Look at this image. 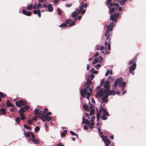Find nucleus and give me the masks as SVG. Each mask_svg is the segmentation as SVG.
I'll return each instance as SVG.
<instances>
[{
	"instance_id": "9",
	"label": "nucleus",
	"mask_w": 146,
	"mask_h": 146,
	"mask_svg": "<svg viewBox=\"0 0 146 146\" xmlns=\"http://www.w3.org/2000/svg\"><path fill=\"white\" fill-rule=\"evenodd\" d=\"M103 96L102 98V104L104 103H106L108 100V94H105V95H103L102 96Z\"/></svg>"
},
{
	"instance_id": "23",
	"label": "nucleus",
	"mask_w": 146,
	"mask_h": 146,
	"mask_svg": "<svg viewBox=\"0 0 146 146\" xmlns=\"http://www.w3.org/2000/svg\"><path fill=\"white\" fill-rule=\"evenodd\" d=\"M99 60L98 58H95L92 62V64H94L97 63L99 62Z\"/></svg>"
},
{
	"instance_id": "40",
	"label": "nucleus",
	"mask_w": 146,
	"mask_h": 146,
	"mask_svg": "<svg viewBox=\"0 0 146 146\" xmlns=\"http://www.w3.org/2000/svg\"><path fill=\"white\" fill-rule=\"evenodd\" d=\"M72 20L70 19H68L66 20L65 22L67 24H69L71 21Z\"/></svg>"
},
{
	"instance_id": "56",
	"label": "nucleus",
	"mask_w": 146,
	"mask_h": 146,
	"mask_svg": "<svg viewBox=\"0 0 146 146\" xmlns=\"http://www.w3.org/2000/svg\"><path fill=\"white\" fill-rule=\"evenodd\" d=\"M88 125V127H89L90 129H92L93 128L94 125H90V123Z\"/></svg>"
},
{
	"instance_id": "27",
	"label": "nucleus",
	"mask_w": 146,
	"mask_h": 146,
	"mask_svg": "<svg viewBox=\"0 0 146 146\" xmlns=\"http://www.w3.org/2000/svg\"><path fill=\"white\" fill-rule=\"evenodd\" d=\"M101 65L100 64H98L95 66V68H96V70H98L100 67Z\"/></svg>"
},
{
	"instance_id": "36",
	"label": "nucleus",
	"mask_w": 146,
	"mask_h": 146,
	"mask_svg": "<svg viewBox=\"0 0 146 146\" xmlns=\"http://www.w3.org/2000/svg\"><path fill=\"white\" fill-rule=\"evenodd\" d=\"M117 7L116 8V10H118L119 11H122V8L121 7Z\"/></svg>"
},
{
	"instance_id": "42",
	"label": "nucleus",
	"mask_w": 146,
	"mask_h": 146,
	"mask_svg": "<svg viewBox=\"0 0 146 146\" xmlns=\"http://www.w3.org/2000/svg\"><path fill=\"white\" fill-rule=\"evenodd\" d=\"M40 130V128L38 126H36L35 127V132H37L39 131Z\"/></svg>"
},
{
	"instance_id": "41",
	"label": "nucleus",
	"mask_w": 146,
	"mask_h": 146,
	"mask_svg": "<svg viewBox=\"0 0 146 146\" xmlns=\"http://www.w3.org/2000/svg\"><path fill=\"white\" fill-rule=\"evenodd\" d=\"M21 118L22 120H24L25 119V117L23 114H21Z\"/></svg>"
},
{
	"instance_id": "51",
	"label": "nucleus",
	"mask_w": 146,
	"mask_h": 146,
	"mask_svg": "<svg viewBox=\"0 0 146 146\" xmlns=\"http://www.w3.org/2000/svg\"><path fill=\"white\" fill-rule=\"evenodd\" d=\"M40 7H41V5L40 3H38L37 6L36 7V9H38Z\"/></svg>"
},
{
	"instance_id": "7",
	"label": "nucleus",
	"mask_w": 146,
	"mask_h": 146,
	"mask_svg": "<svg viewBox=\"0 0 146 146\" xmlns=\"http://www.w3.org/2000/svg\"><path fill=\"white\" fill-rule=\"evenodd\" d=\"M136 66V64L134 63H133L132 65L129 67V73L130 74L132 73V75H134V73H133V71L135 70Z\"/></svg>"
},
{
	"instance_id": "34",
	"label": "nucleus",
	"mask_w": 146,
	"mask_h": 146,
	"mask_svg": "<svg viewBox=\"0 0 146 146\" xmlns=\"http://www.w3.org/2000/svg\"><path fill=\"white\" fill-rule=\"evenodd\" d=\"M20 119L19 117H16L15 119V121L18 124H19V121H20Z\"/></svg>"
},
{
	"instance_id": "49",
	"label": "nucleus",
	"mask_w": 146,
	"mask_h": 146,
	"mask_svg": "<svg viewBox=\"0 0 146 146\" xmlns=\"http://www.w3.org/2000/svg\"><path fill=\"white\" fill-rule=\"evenodd\" d=\"M76 11L77 13H78V14H79V13L81 12V10H80V8L79 9H78V8H77V9H76Z\"/></svg>"
},
{
	"instance_id": "39",
	"label": "nucleus",
	"mask_w": 146,
	"mask_h": 146,
	"mask_svg": "<svg viewBox=\"0 0 146 146\" xmlns=\"http://www.w3.org/2000/svg\"><path fill=\"white\" fill-rule=\"evenodd\" d=\"M1 97H3V98H5L3 94L2 93L0 92V102L1 100Z\"/></svg>"
},
{
	"instance_id": "18",
	"label": "nucleus",
	"mask_w": 146,
	"mask_h": 146,
	"mask_svg": "<svg viewBox=\"0 0 146 146\" xmlns=\"http://www.w3.org/2000/svg\"><path fill=\"white\" fill-rule=\"evenodd\" d=\"M101 114V112L100 111H99L97 112L96 117L97 119V121H99V119L100 118V116Z\"/></svg>"
},
{
	"instance_id": "48",
	"label": "nucleus",
	"mask_w": 146,
	"mask_h": 146,
	"mask_svg": "<svg viewBox=\"0 0 146 146\" xmlns=\"http://www.w3.org/2000/svg\"><path fill=\"white\" fill-rule=\"evenodd\" d=\"M38 12V10H34L33 11V13L34 14H37Z\"/></svg>"
},
{
	"instance_id": "43",
	"label": "nucleus",
	"mask_w": 146,
	"mask_h": 146,
	"mask_svg": "<svg viewBox=\"0 0 146 146\" xmlns=\"http://www.w3.org/2000/svg\"><path fill=\"white\" fill-rule=\"evenodd\" d=\"M24 127L26 128L28 130H30L31 129L30 127L29 126H28L27 125H25V124H24Z\"/></svg>"
},
{
	"instance_id": "47",
	"label": "nucleus",
	"mask_w": 146,
	"mask_h": 146,
	"mask_svg": "<svg viewBox=\"0 0 146 146\" xmlns=\"http://www.w3.org/2000/svg\"><path fill=\"white\" fill-rule=\"evenodd\" d=\"M24 108L25 109H26V110H27L29 109V107L28 105H27L24 106Z\"/></svg>"
},
{
	"instance_id": "6",
	"label": "nucleus",
	"mask_w": 146,
	"mask_h": 146,
	"mask_svg": "<svg viewBox=\"0 0 146 146\" xmlns=\"http://www.w3.org/2000/svg\"><path fill=\"white\" fill-rule=\"evenodd\" d=\"M15 104L18 107H19L21 106H24L27 104L26 102L23 100H20L19 101H17Z\"/></svg>"
},
{
	"instance_id": "25",
	"label": "nucleus",
	"mask_w": 146,
	"mask_h": 146,
	"mask_svg": "<svg viewBox=\"0 0 146 146\" xmlns=\"http://www.w3.org/2000/svg\"><path fill=\"white\" fill-rule=\"evenodd\" d=\"M103 114L105 115H107L108 116H109V114L108 111H106V109H103Z\"/></svg>"
},
{
	"instance_id": "32",
	"label": "nucleus",
	"mask_w": 146,
	"mask_h": 146,
	"mask_svg": "<svg viewBox=\"0 0 146 146\" xmlns=\"http://www.w3.org/2000/svg\"><path fill=\"white\" fill-rule=\"evenodd\" d=\"M20 113H24L25 112V110L24 108H21L19 110Z\"/></svg>"
},
{
	"instance_id": "21",
	"label": "nucleus",
	"mask_w": 146,
	"mask_h": 146,
	"mask_svg": "<svg viewBox=\"0 0 146 146\" xmlns=\"http://www.w3.org/2000/svg\"><path fill=\"white\" fill-rule=\"evenodd\" d=\"M126 84V82H123L121 84V87L122 88L121 89L122 91L124 90V88L125 87Z\"/></svg>"
},
{
	"instance_id": "13",
	"label": "nucleus",
	"mask_w": 146,
	"mask_h": 146,
	"mask_svg": "<svg viewBox=\"0 0 146 146\" xmlns=\"http://www.w3.org/2000/svg\"><path fill=\"white\" fill-rule=\"evenodd\" d=\"M22 13L24 15H26L27 16H30L31 14V12L29 11H26L25 10L23 9L22 10Z\"/></svg>"
},
{
	"instance_id": "17",
	"label": "nucleus",
	"mask_w": 146,
	"mask_h": 146,
	"mask_svg": "<svg viewBox=\"0 0 146 146\" xmlns=\"http://www.w3.org/2000/svg\"><path fill=\"white\" fill-rule=\"evenodd\" d=\"M78 15V13H77L76 11H75L72 13L71 16L74 18H75Z\"/></svg>"
},
{
	"instance_id": "2",
	"label": "nucleus",
	"mask_w": 146,
	"mask_h": 146,
	"mask_svg": "<svg viewBox=\"0 0 146 146\" xmlns=\"http://www.w3.org/2000/svg\"><path fill=\"white\" fill-rule=\"evenodd\" d=\"M110 87L109 82L108 80H106L104 84V90H100L98 91L96 95V96L97 98L100 97H100H102L103 95H105V94L108 92L110 90Z\"/></svg>"
},
{
	"instance_id": "28",
	"label": "nucleus",
	"mask_w": 146,
	"mask_h": 146,
	"mask_svg": "<svg viewBox=\"0 0 146 146\" xmlns=\"http://www.w3.org/2000/svg\"><path fill=\"white\" fill-rule=\"evenodd\" d=\"M94 77V75L93 74H91L90 76V80L89 79V81L91 82V80L93 79V78Z\"/></svg>"
},
{
	"instance_id": "24",
	"label": "nucleus",
	"mask_w": 146,
	"mask_h": 146,
	"mask_svg": "<svg viewBox=\"0 0 146 146\" xmlns=\"http://www.w3.org/2000/svg\"><path fill=\"white\" fill-rule=\"evenodd\" d=\"M91 72L92 73V74H97L98 73V72L95 70V69L92 68L91 69Z\"/></svg>"
},
{
	"instance_id": "31",
	"label": "nucleus",
	"mask_w": 146,
	"mask_h": 146,
	"mask_svg": "<svg viewBox=\"0 0 146 146\" xmlns=\"http://www.w3.org/2000/svg\"><path fill=\"white\" fill-rule=\"evenodd\" d=\"M95 113V111L94 109H91L90 110V115L91 116L92 115H93Z\"/></svg>"
},
{
	"instance_id": "3",
	"label": "nucleus",
	"mask_w": 146,
	"mask_h": 146,
	"mask_svg": "<svg viewBox=\"0 0 146 146\" xmlns=\"http://www.w3.org/2000/svg\"><path fill=\"white\" fill-rule=\"evenodd\" d=\"M112 0H108L106 2L107 6L109 8V13L111 14L115 12V7H118V3H111Z\"/></svg>"
},
{
	"instance_id": "63",
	"label": "nucleus",
	"mask_w": 146,
	"mask_h": 146,
	"mask_svg": "<svg viewBox=\"0 0 146 146\" xmlns=\"http://www.w3.org/2000/svg\"><path fill=\"white\" fill-rule=\"evenodd\" d=\"M85 11H85V10H84V9L81 12V14L82 15L84 14L85 13Z\"/></svg>"
},
{
	"instance_id": "10",
	"label": "nucleus",
	"mask_w": 146,
	"mask_h": 146,
	"mask_svg": "<svg viewBox=\"0 0 146 146\" xmlns=\"http://www.w3.org/2000/svg\"><path fill=\"white\" fill-rule=\"evenodd\" d=\"M116 80L118 83V86L119 87H121V84L123 81V78H117Z\"/></svg>"
},
{
	"instance_id": "12",
	"label": "nucleus",
	"mask_w": 146,
	"mask_h": 146,
	"mask_svg": "<svg viewBox=\"0 0 146 146\" xmlns=\"http://www.w3.org/2000/svg\"><path fill=\"white\" fill-rule=\"evenodd\" d=\"M47 8H48V10L49 11L51 12L53 10V8L52 5L51 4H49L47 6Z\"/></svg>"
},
{
	"instance_id": "15",
	"label": "nucleus",
	"mask_w": 146,
	"mask_h": 146,
	"mask_svg": "<svg viewBox=\"0 0 146 146\" xmlns=\"http://www.w3.org/2000/svg\"><path fill=\"white\" fill-rule=\"evenodd\" d=\"M35 115H40L41 113V111L38 109H36L35 110Z\"/></svg>"
},
{
	"instance_id": "53",
	"label": "nucleus",
	"mask_w": 146,
	"mask_h": 146,
	"mask_svg": "<svg viewBox=\"0 0 146 146\" xmlns=\"http://www.w3.org/2000/svg\"><path fill=\"white\" fill-rule=\"evenodd\" d=\"M44 111H43L42 112L41 111V114H40V115L38 117L40 118H42V117L41 115H42L44 114Z\"/></svg>"
},
{
	"instance_id": "14",
	"label": "nucleus",
	"mask_w": 146,
	"mask_h": 146,
	"mask_svg": "<svg viewBox=\"0 0 146 146\" xmlns=\"http://www.w3.org/2000/svg\"><path fill=\"white\" fill-rule=\"evenodd\" d=\"M105 94H108L109 96V95H115V93L114 90L110 91V90L108 93L105 94Z\"/></svg>"
},
{
	"instance_id": "11",
	"label": "nucleus",
	"mask_w": 146,
	"mask_h": 146,
	"mask_svg": "<svg viewBox=\"0 0 146 146\" xmlns=\"http://www.w3.org/2000/svg\"><path fill=\"white\" fill-rule=\"evenodd\" d=\"M89 77H88L87 79V82L85 83L84 84V86H86V89L89 88L90 86V83H91L89 81Z\"/></svg>"
},
{
	"instance_id": "54",
	"label": "nucleus",
	"mask_w": 146,
	"mask_h": 146,
	"mask_svg": "<svg viewBox=\"0 0 146 146\" xmlns=\"http://www.w3.org/2000/svg\"><path fill=\"white\" fill-rule=\"evenodd\" d=\"M70 133L72 135H76V133L72 131H70Z\"/></svg>"
},
{
	"instance_id": "61",
	"label": "nucleus",
	"mask_w": 146,
	"mask_h": 146,
	"mask_svg": "<svg viewBox=\"0 0 146 146\" xmlns=\"http://www.w3.org/2000/svg\"><path fill=\"white\" fill-rule=\"evenodd\" d=\"M109 71H110V70H108L106 72V73L105 74V76H107L109 74Z\"/></svg>"
},
{
	"instance_id": "62",
	"label": "nucleus",
	"mask_w": 146,
	"mask_h": 146,
	"mask_svg": "<svg viewBox=\"0 0 146 146\" xmlns=\"http://www.w3.org/2000/svg\"><path fill=\"white\" fill-rule=\"evenodd\" d=\"M57 146H65L64 145H62L61 143H58Z\"/></svg>"
},
{
	"instance_id": "29",
	"label": "nucleus",
	"mask_w": 146,
	"mask_h": 146,
	"mask_svg": "<svg viewBox=\"0 0 146 146\" xmlns=\"http://www.w3.org/2000/svg\"><path fill=\"white\" fill-rule=\"evenodd\" d=\"M101 119L103 120H106L107 119V117L105 115L103 114L101 117Z\"/></svg>"
},
{
	"instance_id": "19",
	"label": "nucleus",
	"mask_w": 146,
	"mask_h": 146,
	"mask_svg": "<svg viewBox=\"0 0 146 146\" xmlns=\"http://www.w3.org/2000/svg\"><path fill=\"white\" fill-rule=\"evenodd\" d=\"M6 110L5 108H1L0 110V113L1 114L4 115L6 112Z\"/></svg>"
},
{
	"instance_id": "8",
	"label": "nucleus",
	"mask_w": 146,
	"mask_h": 146,
	"mask_svg": "<svg viewBox=\"0 0 146 146\" xmlns=\"http://www.w3.org/2000/svg\"><path fill=\"white\" fill-rule=\"evenodd\" d=\"M103 141L105 144L106 146H109L110 143V141L108 139L107 136H106L103 139Z\"/></svg>"
},
{
	"instance_id": "44",
	"label": "nucleus",
	"mask_w": 146,
	"mask_h": 146,
	"mask_svg": "<svg viewBox=\"0 0 146 146\" xmlns=\"http://www.w3.org/2000/svg\"><path fill=\"white\" fill-rule=\"evenodd\" d=\"M127 0H121L120 1V3L122 5H124L125 2L127 1Z\"/></svg>"
},
{
	"instance_id": "26",
	"label": "nucleus",
	"mask_w": 146,
	"mask_h": 146,
	"mask_svg": "<svg viewBox=\"0 0 146 146\" xmlns=\"http://www.w3.org/2000/svg\"><path fill=\"white\" fill-rule=\"evenodd\" d=\"M7 105L8 107H12L13 106V104L11 103L8 100V102L7 103Z\"/></svg>"
},
{
	"instance_id": "45",
	"label": "nucleus",
	"mask_w": 146,
	"mask_h": 146,
	"mask_svg": "<svg viewBox=\"0 0 146 146\" xmlns=\"http://www.w3.org/2000/svg\"><path fill=\"white\" fill-rule=\"evenodd\" d=\"M60 0H54L53 1V3L54 5H56L58 3V1Z\"/></svg>"
},
{
	"instance_id": "55",
	"label": "nucleus",
	"mask_w": 146,
	"mask_h": 146,
	"mask_svg": "<svg viewBox=\"0 0 146 146\" xmlns=\"http://www.w3.org/2000/svg\"><path fill=\"white\" fill-rule=\"evenodd\" d=\"M41 7L42 8H46L47 7V5H46L45 4H44L43 5H41Z\"/></svg>"
},
{
	"instance_id": "52",
	"label": "nucleus",
	"mask_w": 146,
	"mask_h": 146,
	"mask_svg": "<svg viewBox=\"0 0 146 146\" xmlns=\"http://www.w3.org/2000/svg\"><path fill=\"white\" fill-rule=\"evenodd\" d=\"M80 10H82L83 9V7H84V5L83 4H82L81 5H80Z\"/></svg>"
},
{
	"instance_id": "1",
	"label": "nucleus",
	"mask_w": 146,
	"mask_h": 146,
	"mask_svg": "<svg viewBox=\"0 0 146 146\" xmlns=\"http://www.w3.org/2000/svg\"><path fill=\"white\" fill-rule=\"evenodd\" d=\"M119 16V14L117 13L111 14L110 15V24L108 26L106 31L105 33V36L106 37V40L105 42V47H104V46H102L100 48V50H103L104 48L106 49L107 48V46L108 50H110V35L111 32L112 30L113 27L115 25V24Z\"/></svg>"
},
{
	"instance_id": "33",
	"label": "nucleus",
	"mask_w": 146,
	"mask_h": 146,
	"mask_svg": "<svg viewBox=\"0 0 146 146\" xmlns=\"http://www.w3.org/2000/svg\"><path fill=\"white\" fill-rule=\"evenodd\" d=\"M32 7V4H31L27 7V9L28 10H30Z\"/></svg>"
},
{
	"instance_id": "5",
	"label": "nucleus",
	"mask_w": 146,
	"mask_h": 146,
	"mask_svg": "<svg viewBox=\"0 0 146 146\" xmlns=\"http://www.w3.org/2000/svg\"><path fill=\"white\" fill-rule=\"evenodd\" d=\"M91 93V92H87V90L86 87H85L84 89H81L80 90L81 95L83 98L85 97V95L86 94L87 96H90Z\"/></svg>"
},
{
	"instance_id": "37",
	"label": "nucleus",
	"mask_w": 146,
	"mask_h": 146,
	"mask_svg": "<svg viewBox=\"0 0 146 146\" xmlns=\"http://www.w3.org/2000/svg\"><path fill=\"white\" fill-rule=\"evenodd\" d=\"M75 22L74 21H72V22L69 25V26L70 27L72 26H74L75 25Z\"/></svg>"
},
{
	"instance_id": "30",
	"label": "nucleus",
	"mask_w": 146,
	"mask_h": 146,
	"mask_svg": "<svg viewBox=\"0 0 146 146\" xmlns=\"http://www.w3.org/2000/svg\"><path fill=\"white\" fill-rule=\"evenodd\" d=\"M57 12H58V14L61 15L62 14V11L60 8H58L57 9Z\"/></svg>"
},
{
	"instance_id": "16",
	"label": "nucleus",
	"mask_w": 146,
	"mask_h": 146,
	"mask_svg": "<svg viewBox=\"0 0 146 146\" xmlns=\"http://www.w3.org/2000/svg\"><path fill=\"white\" fill-rule=\"evenodd\" d=\"M83 107L84 109L86 111L89 110V107L86 104H84L83 105Z\"/></svg>"
},
{
	"instance_id": "38",
	"label": "nucleus",
	"mask_w": 146,
	"mask_h": 146,
	"mask_svg": "<svg viewBox=\"0 0 146 146\" xmlns=\"http://www.w3.org/2000/svg\"><path fill=\"white\" fill-rule=\"evenodd\" d=\"M66 26L67 27V26L66 25V24L65 23H63L62 24H61V25L60 26V27H65Z\"/></svg>"
},
{
	"instance_id": "58",
	"label": "nucleus",
	"mask_w": 146,
	"mask_h": 146,
	"mask_svg": "<svg viewBox=\"0 0 146 146\" xmlns=\"http://www.w3.org/2000/svg\"><path fill=\"white\" fill-rule=\"evenodd\" d=\"M95 119V116H93L92 117L90 121H94Z\"/></svg>"
},
{
	"instance_id": "60",
	"label": "nucleus",
	"mask_w": 146,
	"mask_h": 146,
	"mask_svg": "<svg viewBox=\"0 0 146 146\" xmlns=\"http://www.w3.org/2000/svg\"><path fill=\"white\" fill-rule=\"evenodd\" d=\"M32 121L31 120H29L27 121L29 125L31 124Z\"/></svg>"
},
{
	"instance_id": "22",
	"label": "nucleus",
	"mask_w": 146,
	"mask_h": 146,
	"mask_svg": "<svg viewBox=\"0 0 146 146\" xmlns=\"http://www.w3.org/2000/svg\"><path fill=\"white\" fill-rule=\"evenodd\" d=\"M67 131L66 130H65L64 131L62 132L61 133V136L62 137H64L65 135L67 133Z\"/></svg>"
},
{
	"instance_id": "35",
	"label": "nucleus",
	"mask_w": 146,
	"mask_h": 146,
	"mask_svg": "<svg viewBox=\"0 0 146 146\" xmlns=\"http://www.w3.org/2000/svg\"><path fill=\"white\" fill-rule=\"evenodd\" d=\"M90 122L87 119H86L85 121H84V124L85 123L87 125H88L90 123Z\"/></svg>"
},
{
	"instance_id": "50",
	"label": "nucleus",
	"mask_w": 146,
	"mask_h": 146,
	"mask_svg": "<svg viewBox=\"0 0 146 146\" xmlns=\"http://www.w3.org/2000/svg\"><path fill=\"white\" fill-rule=\"evenodd\" d=\"M117 83L116 80H115L114 81V84L113 86L114 87H116L117 86Z\"/></svg>"
},
{
	"instance_id": "20",
	"label": "nucleus",
	"mask_w": 146,
	"mask_h": 146,
	"mask_svg": "<svg viewBox=\"0 0 146 146\" xmlns=\"http://www.w3.org/2000/svg\"><path fill=\"white\" fill-rule=\"evenodd\" d=\"M44 117L48 121H50L52 119V117L50 116H48L46 115H44Z\"/></svg>"
},
{
	"instance_id": "57",
	"label": "nucleus",
	"mask_w": 146,
	"mask_h": 146,
	"mask_svg": "<svg viewBox=\"0 0 146 146\" xmlns=\"http://www.w3.org/2000/svg\"><path fill=\"white\" fill-rule=\"evenodd\" d=\"M38 11L39 12H38L37 14L38 15V16L39 17H40L41 16V13H40V11L39 9H38Z\"/></svg>"
},
{
	"instance_id": "64",
	"label": "nucleus",
	"mask_w": 146,
	"mask_h": 146,
	"mask_svg": "<svg viewBox=\"0 0 146 146\" xmlns=\"http://www.w3.org/2000/svg\"><path fill=\"white\" fill-rule=\"evenodd\" d=\"M134 59H132L129 62V65L131 64L133 62Z\"/></svg>"
},
{
	"instance_id": "4",
	"label": "nucleus",
	"mask_w": 146,
	"mask_h": 146,
	"mask_svg": "<svg viewBox=\"0 0 146 146\" xmlns=\"http://www.w3.org/2000/svg\"><path fill=\"white\" fill-rule=\"evenodd\" d=\"M24 133V135L26 137L29 138V140L33 141L36 144H38L40 143V140L37 138L34 139L35 137V135L31 132H28L26 133Z\"/></svg>"
},
{
	"instance_id": "46",
	"label": "nucleus",
	"mask_w": 146,
	"mask_h": 146,
	"mask_svg": "<svg viewBox=\"0 0 146 146\" xmlns=\"http://www.w3.org/2000/svg\"><path fill=\"white\" fill-rule=\"evenodd\" d=\"M98 131L101 134H103V132L102 131H101L100 127H98Z\"/></svg>"
},
{
	"instance_id": "59",
	"label": "nucleus",
	"mask_w": 146,
	"mask_h": 146,
	"mask_svg": "<svg viewBox=\"0 0 146 146\" xmlns=\"http://www.w3.org/2000/svg\"><path fill=\"white\" fill-rule=\"evenodd\" d=\"M72 6V5L71 4H68L66 5V7H70Z\"/></svg>"
}]
</instances>
